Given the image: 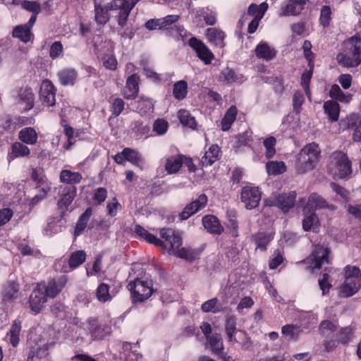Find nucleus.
I'll return each instance as SVG.
<instances>
[{
    "instance_id": "nucleus-1",
    "label": "nucleus",
    "mask_w": 361,
    "mask_h": 361,
    "mask_svg": "<svg viewBox=\"0 0 361 361\" xmlns=\"http://www.w3.org/2000/svg\"><path fill=\"white\" fill-rule=\"evenodd\" d=\"M344 53L336 56L338 63L345 68H355L361 63V37L354 35L344 42Z\"/></svg>"
},
{
    "instance_id": "nucleus-2",
    "label": "nucleus",
    "mask_w": 361,
    "mask_h": 361,
    "mask_svg": "<svg viewBox=\"0 0 361 361\" xmlns=\"http://www.w3.org/2000/svg\"><path fill=\"white\" fill-rule=\"evenodd\" d=\"M122 0H112L106 5H101L94 2V20L98 25H104L109 20L111 11H118L117 22L120 28H123L126 24L128 18L121 20V15L122 13V6H123Z\"/></svg>"
},
{
    "instance_id": "nucleus-3",
    "label": "nucleus",
    "mask_w": 361,
    "mask_h": 361,
    "mask_svg": "<svg viewBox=\"0 0 361 361\" xmlns=\"http://www.w3.org/2000/svg\"><path fill=\"white\" fill-rule=\"evenodd\" d=\"M320 153L319 145L315 142L303 147L298 155L297 171L305 173L314 169L319 160Z\"/></svg>"
},
{
    "instance_id": "nucleus-4",
    "label": "nucleus",
    "mask_w": 361,
    "mask_h": 361,
    "mask_svg": "<svg viewBox=\"0 0 361 361\" xmlns=\"http://www.w3.org/2000/svg\"><path fill=\"white\" fill-rule=\"evenodd\" d=\"M361 287V272L358 267L348 265L345 268V280L340 286V293L344 297L355 294Z\"/></svg>"
},
{
    "instance_id": "nucleus-5",
    "label": "nucleus",
    "mask_w": 361,
    "mask_h": 361,
    "mask_svg": "<svg viewBox=\"0 0 361 361\" xmlns=\"http://www.w3.org/2000/svg\"><path fill=\"white\" fill-rule=\"evenodd\" d=\"M331 158L329 171L335 178H345L351 174V161L346 154L342 152H335Z\"/></svg>"
},
{
    "instance_id": "nucleus-6",
    "label": "nucleus",
    "mask_w": 361,
    "mask_h": 361,
    "mask_svg": "<svg viewBox=\"0 0 361 361\" xmlns=\"http://www.w3.org/2000/svg\"><path fill=\"white\" fill-rule=\"evenodd\" d=\"M127 287L130 291L133 300L136 302H142L147 300L153 291L150 281H142L139 279L130 281Z\"/></svg>"
},
{
    "instance_id": "nucleus-7",
    "label": "nucleus",
    "mask_w": 361,
    "mask_h": 361,
    "mask_svg": "<svg viewBox=\"0 0 361 361\" xmlns=\"http://www.w3.org/2000/svg\"><path fill=\"white\" fill-rule=\"evenodd\" d=\"M159 234L162 239V245L157 246L167 250L170 254L182 245V237L178 231L163 228L160 230Z\"/></svg>"
},
{
    "instance_id": "nucleus-8",
    "label": "nucleus",
    "mask_w": 361,
    "mask_h": 361,
    "mask_svg": "<svg viewBox=\"0 0 361 361\" xmlns=\"http://www.w3.org/2000/svg\"><path fill=\"white\" fill-rule=\"evenodd\" d=\"M189 46L195 51L197 56L205 65H209L214 59V55L207 46L201 40L192 37L189 39Z\"/></svg>"
},
{
    "instance_id": "nucleus-9",
    "label": "nucleus",
    "mask_w": 361,
    "mask_h": 361,
    "mask_svg": "<svg viewBox=\"0 0 361 361\" xmlns=\"http://www.w3.org/2000/svg\"><path fill=\"white\" fill-rule=\"evenodd\" d=\"M329 250L323 245H316L311 255L306 259L305 262L309 264L311 269H319L324 263H328V255Z\"/></svg>"
},
{
    "instance_id": "nucleus-10",
    "label": "nucleus",
    "mask_w": 361,
    "mask_h": 361,
    "mask_svg": "<svg viewBox=\"0 0 361 361\" xmlns=\"http://www.w3.org/2000/svg\"><path fill=\"white\" fill-rule=\"evenodd\" d=\"M180 17L178 15H169L164 18H159L161 23V27L162 29L168 30L171 28V35L175 37L177 40H183L184 36L186 35V31L182 26H176L174 27H171L173 23H175L179 20Z\"/></svg>"
},
{
    "instance_id": "nucleus-11",
    "label": "nucleus",
    "mask_w": 361,
    "mask_h": 361,
    "mask_svg": "<svg viewBox=\"0 0 361 361\" xmlns=\"http://www.w3.org/2000/svg\"><path fill=\"white\" fill-rule=\"evenodd\" d=\"M217 21V12L209 7H203L196 11L194 22L200 26L214 25Z\"/></svg>"
},
{
    "instance_id": "nucleus-12",
    "label": "nucleus",
    "mask_w": 361,
    "mask_h": 361,
    "mask_svg": "<svg viewBox=\"0 0 361 361\" xmlns=\"http://www.w3.org/2000/svg\"><path fill=\"white\" fill-rule=\"evenodd\" d=\"M261 200V194L257 188L246 186L242 189L241 200L247 209L255 208Z\"/></svg>"
},
{
    "instance_id": "nucleus-13",
    "label": "nucleus",
    "mask_w": 361,
    "mask_h": 361,
    "mask_svg": "<svg viewBox=\"0 0 361 361\" xmlns=\"http://www.w3.org/2000/svg\"><path fill=\"white\" fill-rule=\"evenodd\" d=\"M44 290L39 283L30 296V307L34 314L40 312L44 304L47 302L48 299Z\"/></svg>"
},
{
    "instance_id": "nucleus-14",
    "label": "nucleus",
    "mask_w": 361,
    "mask_h": 361,
    "mask_svg": "<svg viewBox=\"0 0 361 361\" xmlns=\"http://www.w3.org/2000/svg\"><path fill=\"white\" fill-rule=\"evenodd\" d=\"M39 99L47 106H53L56 103V89L49 80L42 82L39 90Z\"/></svg>"
},
{
    "instance_id": "nucleus-15",
    "label": "nucleus",
    "mask_w": 361,
    "mask_h": 361,
    "mask_svg": "<svg viewBox=\"0 0 361 361\" xmlns=\"http://www.w3.org/2000/svg\"><path fill=\"white\" fill-rule=\"evenodd\" d=\"M66 283L67 279L63 276L56 280L50 281L47 284L39 283V285L44 290V293L48 299L56 297L62 290Z\"/></svg>"
},
{
    "instance_id": "nucleus-16",
    "label": "nucleus",
    "mask_w": 361,
    "mask_h": 361,
    "mask_svg": "<svg viewBox=\"0 0 361 361\" xmlns=\"http://www.w3.org/2000/svg\"><path fill=\"white\" fill-rule=\"evenodd\" d=\"M207 203V197L204 194H201L195 200L185 206L184 210L180 214V219H188L190 216L203 209Z\"/></svg>"
},
{
    "instance_id": "nucleus-17",
    "label": "nucleus",
    "mask_w": 361,
    "mask_h": 361,
    "mask_svg": "<svg viewBox=\"0 0 361 361\" xmlns=\"http://www.w3.org/2000/svg\"><path fill=\"white\" fill-rule=\"evenodd\" d=\"M328 208L330 210H334V206L329 205L320 195L313 193L308 197V201L303 208V212H314L317 209Z\"/></svg>"
},
{
    "instance_id": "nucleus-18",
    "label": "nucleus",
    "mask_w": 361,
    "mask_h": 361,
    "mask_svg": "<svg viewBox=\"0 0 361 361\" xmlns=\"http://www.w3.org/2000/svg\"><path fill=\"white\" fill-rule=\"evenodd\" d=\"M35 94L30 87L21 88L18 95V104L24 111L30 110L34 106Z\"/></svg>"
},
{
    "instance_id": "nucleus-19",
    "label": "nucleus",
    "mask_w": 361,
    "mask_h": 361,
    "mask_svg": "<svg viewBox=\"0 0 361 361\" xmlns=\"http://www.w3.org/2000/svg\"><path fill=\"white\" fill-rule=\"evenodd\" d=\"M256 56L266 61L274 59L277 54V51L265 42H260L255 49Z\"/></svg>"
},
{
    "instance_id": "nucleus-20",
    "label": "nucleus",
    "mask_w": 361,
    "mask_h": 361,
    "mask_svg": "<svg viewBox=\"0 0 361 361\" xmlns=\"http://www.w3.org/2000/svg\"><path fill=\"white\" fill-rule=\"evenodd\" d=\"M306 0H288L279 13L280 16H296L304 8Z\"/></svg>"
},
{
    "instance_id": "nucleus-21",
    "label": "nucleus",
    "mask_w": 361,
    "mask_h": 361,
    "mask_svg": "<svg viewBox=\"0 0 361 361\" xmlns=\"http://www.w3.org/2000/svg\"><path fill=\"white\" fill-rule=\"evenodd\" d=\"M89 331L94 339L102 340L110 335L111 328L109 325H97L95 319L89 320Z\"/></svg>"
},
{
    "instance_id": "nucleus-22",
    "label": "nucleus",
    "mask_w": 361,
    "mask_h": 361,
    "mask_svg": "<svg viewBox=\"0 0 361 361\" xmlns=\"http://www.w3.org/2000/svg\"><path fill=\"white\" fill-rule=\"evenodd\" d=\"M77 194V188L75 186H65L59 190V207L67 208L73 202Z\"/></svg>"
},
{
    "instance_id": "nucleus-23",
    "label": "nucleus",
    "mask_w": 361,
    "mask_h": 361,
    "mask_svg": "<svg viewBox=\"0 0 361 361\" xmlns=\"http://www.w3.org/2000/svg\"><path fill=\"white\" fill-rule=\"evenodd\" d=\"M139 91V77L136 74L129 76L123 90V96L127 99H135Z\"/></svg>"
},
{
    "instance_id": "nucleus-24",
    "label": "nucleus",
    "mask_w": 361,
    "mask_h": 361,
    "mask_svg": "<svg viewBox=\"0 0 361 361\" xmlns=\"http://www.w3.org/2000/svg\"><path fill=\"white\" fill-rule=\"evenodd\" d=\"M205 35L208 42L214 46L221 48L224 47L226 35L222 30L216 27L207 28Z\"/></svg>"
},
{
    "instance_id": "nucleus-25",
    "label": "nucleus",
    "mask_w": 361,
    "mask_h": 361,
    "mask_svg": "<svg viewBox=\"0 0 361 361\" xmlns=\"http://www.w3.org/2000/svg\"><path fill=\"white\" fill-rule=\"evenodd\" d=\"M295 198L296 193L295 192L282 194L276 197L275 204L286 212L294 206Z\"/></svg>"
},
{
    "instance_id": "nucleus-26",
    "label": "nucleus",
    "mask_w": 361,
    "mask_h": 361,
    "mask_svg": "<svg viewBox=\"0 0 361 361\" xmlns=\"http://www.w3.org/2000/svg\"><path fill=\"white\" fill-rule=\"evenodd\" d=\"M202 224L205 229L209 233L220 234L224 228L219 223V219L213 215H207L202 219Z\"/></svg>"
},
{
    "instance_id": "nucleus-27",
    "label": "nucleus",
    "mask_w": 361,
    "mask_h": 361,
    "mask_svg": "<svg viewBox=\"0 0 361 361\" xmlns=\"http://www.w3.org/2000/svg\"><path fill=\"white\" fill-rule=\"evenodd\" d=\"M220 149L217 145H212L204 155L202 157L201 163L203 166H209L213 164L219 157Z\"/></svg>"
},
{
    "instance_id": "nucleus-28",
    "label": "nucleus",
    "mask_w": 361,
    "mask_h": 361,
    "mask_svg": "<svg viewBox=\"0 0 361 361\" xmlns=\"http://www.w3.org/2000/svg\"><path fill=\"white\" fill-rule=\"evenodd\" d=\"M59 179L61 183L73 185L80 183L82 176L79 172H73L71 170L63 169L60 172Z\"/></svg>"
},
{
    "instance_id": "nucleus-29",
    "label": "nucleus",
    "mask_w": 361,
    "mask_h": 361,
    "mask_svg": "<svg viewBox=\"0 0 361 361\" xmlns=\"http://www.w3.org/2000/svg\"><path fill=\"white\" fill-rule=\"evenodd\" d=\"M225 332L228 341L232 343H238L235 338L236 330V317L233 315H229L226 317L225 324Z\"/></svg>"
},
{
    "instance_id": "nucleus-30",
    "label": "nucleus",
    "mask_w": 361,
    "mask_h": 361,
    "mask_svg": "<svg viewBox=\"0 0 361 361\" xmlns=\"http://www.w3.org/2000/svg\"><path fill=\"white\" fill-rule=\"evenodd\" d=\"M20 140L27 145H35L37 141V133L31 127H26L20 130L18 133Z\"/></svg>"
},
{
    "instance_id": "nucleus-31",
    "label": "nucleus",
    "mask_w": 361,
    "mask_h": 361,
    "mask_svg": "<svg viewBox=\"0 0 361 361\" xmlns=\"http://www.w3.org/2000/svg\"><path fill=\"white\" fill-rule=\"evenodd\" d=\"M305 218L302 221V227L305 231H316L319 226V221L317 216L314 212H303Z\"/></svg>"
},
{
    "instance_id": "nucleus-32",
    "label": "nucleus",
    "mask_w": 361,
    "mask_h": 361,
    "mask_svg": "<svg viewBox=\"0 0 361 361\" xmlns=\"http://www.w3.org/2000/svg\"><path fill=\"white\" fill-rule=\"evenodd\" d=\"M61 83L63 85H72L75 83L78 74L73 68H65L58 73Z\"/></svg>"
},
{
    "instance_id": "nucleus-33",
    "label": "nucleus",
    "mask_w": 361,
    "mask_h": 361,
    "mask_svg": "<svg viewBox=\"0 0 361 361\" xmlns=\"http://www.w3.org/2000/svg\"><path fill=\"white\" fill-rule=\"evenodd\" d=\"M12 35L25 43L30 42L33 36L29 27L23 25L16 26L13 29Z\"/></svg>"
},
{
    "instance_id": "nucleus-34",
    "label": "nucleus",
    "mask_w": 361,
    "mask_h": 361,
    "mask_svg": "<svg viewBox=\"0 0 361 361\" xmlns=\"http://www.w3.org/2000/svg\"><path fill=\"white\" fill-rule=\"evenodd\" d=\"M273 238L274 234L271 231L258 232L255 237V243L257 244V248L260 249L262 251H264L267 248V245L269 242L272 240Z\"/></svg>"
},
{
    "instance_id": "nucleus-35",
    "label": "nucleus",
    "mask_w": 361,
    "mask_h": 361,
    "mask_svg": "<svg viewBox=\"0 0 361 361\" xmlns=\"http://www.w3.org/2000/svg\"><path fill=\"white\" fill-rule=\"evenodd\" d=\"M237 108L235 106H231L226 111L221 122V129L224 131L228 130L233 122L235 121L237 116Z\"/></svg>"
},
{
    "instance_id": "nucleus-36",
    "label": "nucleus",
    "mask_w": 361,
    "mask_h": 361,
    "mask_svg": "<svg viewBox=\"0 0 361 361\" xmlns=\"http://www.w3.org/2000/svg\"><path fill=\"white\" fill-rule=\"evenodd\" d=\"M324 109L331 121H336L339 117V104L337 102L329 100L324 102Z\"/></svg>"
},
{
    "instance_id": "nucleus-37",
    "label": "nucleus",
    "mask_w": 361,
    "mask_h": 361,
    "mask_svg": "<svg viewBox=\"0 0 361 361\" xmlns=\"http://www.w3.org/2000/svg\"><path fill=\"white\" fill-rule=\"evenodd\" d=\"M183 165L182 156L170 157L166 160L165 169L168 173L171 174L177 172Z\"/></svg>"
},
{
    "instance_id": "nucleus-38",
    "label": "nucleus",
    "mask_w": 361,
    "mask_h": 361,
    "mask_svg": "<svg viewBox=\"0 0 361 361\" xmlns=\"http://www.w3.org/2000/svg\"><path fill=\"white\" fill-rule=\"evenodd\" d=\"M329 96L337 101L343 103H348L352 99V96L350 94H345L340 87L335 84L333 85L329 91Z\"/></svg>"
},
{
    "instance_id": "nucleus-39",
    "label": "nucleus",
    "mask_w": 361,
    "mask_h": 361,
    "mask_svg": "<svg viewBox=\"0 0 361 361\" xmlns=\"http://www.w3.org/2000/svg\"><path fill=\"white\" fill-rule=\"evenodd\" d=\"M92 208L89 207L80 216L76 224V226L75 228V236L80 235L82 233V232L85 230V228L87 226V224L89 221L90 216H92Z\"/></svg>"
},
{
    "instance_id": "nucleus-40",
    "label": "nucleus",
    "mask_w": 361,
    "mask_h": 361,
    "mask_svg": "<svg viewBox=\"0 0 361 361\" xmlns=\"http://www.w3.org/2000/svg\"><path fill=\"white\" fill-rule=\"evenodd\" d=\"M135 232L141 238H144L149 243L154 245H162L161 240L157 238L155 235L149 233L145 228L140 225H136L135 227Z\"/></svg>"
},
{
    "instance_id": "nucleus-41",
    "label": "nucleus",
    "mask_w": 361,
    "mask_h": 361,
    "mask_svg": "<svg viewBox=\"0 0 361 361\" xmlns=\"http://www.w3.org/2000/svg\"><path fill=\"white\" fill-rule=\"evenodd\" d=\"M266 169L269 176H276L285 172L286 166L283 161H271L267 163Z\"/></svg>"
},
{
    "instance_id": "nucleus-42",
    "label": "nucleus",
    "mask_w": 361,
    "mask_h": 361,
    "mask_svg": "<svg viewBox=\"0 0 361 361\" xmlns=\"http://www.w3.org/2000/svg\"><path fill=\"white\" fill-rule=\"evenodd\" d=\"M171 254L188 261H192L198 256V252L190 247L176 248Z\"/></svg>"
},
{
    "instance_id": "nucleus-43",
    "label": "nucleus",
    "mask_w": 361,
    "mask_h": 361,
    "mask_svg": "<svg viewBox=\"0 0 361 361\" xmlns=\"http://www.w3.org/2000/svg\"><path fill=\"white\" fill-rule=\"evenodd\" d=\"M301 333V328L296 325L287 324L281 329V334L291 340H297Z\"/></svg>"
},
{
    "instance_id": "nucleus-44",
    "label": "nucleus",
    "mask_w": 361,
    "mask_h": 361,
    "mask_svg": "<svg viewBox=\"0 0 361 361\" xmlns=\"http://www.w3.org/2000/svg\"><path fill=\"white\" fill-rule=\"evenodd\" d=\"M21 329L20 322L14 321L7 337L13 347H16L19 343V334Z\"/></svg>"
},
{
    "instance_id": "nucleus-45",
    "label": "nucleus",
    "mask_w": 361,
    "mask_h": 361,
    "mask_svg": "<svg viewBox=\"0 0 361 361\" xmlns=\"http://www.w3.org/2000/svg\"><path fill=\"white\" fill-rule=\"evenodd\" d=\"M86 259V254L83 250H78L73 252L68 260V264L71 268L75 269L81 265Z\"/></svg>"
},
{
    "instance_id": "nucleus-46",
    "label": "nucleus",
    "mask_w": 361,
    "mask_h": 361,
    "mask_svg": "<svg viewBox=\"0 0 361 361\" xmlns=\"http://www.w3.org/2000/svg\"><path fill=\"white\" fill-rule=\"evenodd\" d=\"M137 109L142 115L149 114L153 111L154 103L151 99L142 97L138 101Z\"/></svg>"
},
{
    "instance_id": "nucleus-47",
    "label": "nucleus",
    "mask_w": 361,
    "mask_h": 361,
    "mask_svg": "<svg viewBox=\"0 0 361 361\" xmlns=\"http://www.w3.org/2000/svg\"><path fill=\"white\" fill-rule=\"evenodd\" d=\"M30 153V149L21 142H16L11 146V154L15 158L27 157Z\"/></svg>"
},
{
    "instance_id": "nucleus-48",
    "label": "nucleus",
    "mask_w": 361,
    "mask_h": 361,
    "mask_svg": "<svg viewBox=\"0 0 361 361\" xmlns=\"http://www.w3.org/2000/svg\"><path fill=\"white\" fill-rule=\"evenodd\" d=\"M178 116L181 124L191 128H195L196 126V121L194 117L190 114L184 109H181L178 113Z\"/></svg>"
},
{
    "instance_id": "nucleus-49",
    "label": "nucleus",
    "mask_w": 361,
    "mask_h": 361,
    "mask_svg": "<svg viewBox=\"0 0 361 361\" xmlns=\"http://www.w3.org/2000/svg\"><path fill=\"white\" fill-rule=\"evenodd\" d=\"M188 85L184 80H180L175 83L173 87V96L177 99H183L187 94Z\"/></svg>"
},
{
    "instance_id": "nucleus-50",
    "label": "nucleus",
    "mask_w": 361,
    "mask_h": 361,
    "mask_svg": "<svg viewBox=\"0 0 361 361\" xmlns=\"http://www.w3.org/2000/svg\"><path fill=\"white\" fill-rule=\"evenodd\" d=\"M212 351L219 355L223 349L224 345L220 335H212L208 338Z\"/></svg>"
},
{
    "instance_id": "nucleus-51",
    "label": "nucleus",
    "mask_w": 361,
    "mask_h": 361,
    "mask_svg": "<svg viewBox=\"0 0 361 361\" xmlns=\"http://www.w3.org/2000/svg\"><path fill=\"white\" fill-rule=\"evenodd\" d=\"M126 160L131 162L134 165L140 166L142 164V159L140 154L134 149L125 148Z\"/></svg>"
},
{
    "instance_id": "nucleus-52",
    "label": "nucleus",
    "mask_w": 361,
    "mask_h": 361,
    "mask_svg": "<svg viewBox=\"0 0 361 361\" xmlns=\"http://www.w3.org/2000/svg\"><path fill=\"white\" fill-rule=\"evenodd\" d=\"M97 298L102 302L111 300L109 286L106 283H101L97 289Z\"/></svg>"
},
{
    "instance_id": "nucleus-53",
    "label": "nucleus",
    "mask_w": 361,
    "mask_h": 361,
    "mask_svg": "<svg viewBox=\"0 0 361 361\" xmlns=\"http://www.w3.org/2000/svg\"><path fill=\"white\" fill-rule=\"evenodd\" d=\"M169 128L168 122L163 118H157L153 124V131L157 135H164L166 134Z\"/></svg>"
},
{
    "instance_id": "nucleus-54",
    "label": "nucleus",
    "mask_w": 361,
    "mask_h": 361,
    "mask_svg": "<svg viewBox=\"0 0 361 361\" xmlns=\"http://www.w3.org/2000/svg\"><path fill=\"white\" fill-rule=\"evenodd\" d=\"M121 209L122 206L116 197H113L109 200L106 204L108 214L111 217L116 216L118 212L121 210Z\"/></svg>"
},
{
    "instance_id": "nucleus-55",
    "label": "nucleus",
    "mask_w": 361,
    "mask_h": 361,
    "mask_svg": "<svg viewBox=\"0 0 361 361\" xmlns=\"http://www.w3.org/2000/svg\"><path fill=\"white\" fill-rule=\"evenodd\" d=\"M201 309L204 312H219L220 311V309L218 306V299L216 298H214L212 299L207 300L206 302L202 303Z\"/></svg>"
},
{
    "instance_id": "nucleus-56",
    "label": "nucleus",
    "mask_w": 361,
    "mask_h": 361,
    "mask_svg": "<svg viewBox=\"0 0 361 361\" xmlns=\"http://www.w3.org/2000/svg\"><path fill=\"white\" fill-rule=\"evenodd\" d=\"M221 76L227 82H239L241 81V76L229 68H226L221 72Z\"/></svg>"
},
{
    "instance_id": "nucleus-57",
    "label": "nucleus",
    "mask_w": 361,
    "mask_h": 361,
    "mask_svg": "<svg viewBox=\"0 0 361 361\" xmlns=\"http://www.w3.org/2000/svg\"><path fill=\"white\" fill-rule=\"evenodd\" d=\"M276 140L274 137H269L266 138L263 143L264 146L266 148V152L265 155L267 159H270L274 157V155L276 153L275 150V145H276Z\"/></svg>"
},
{
    "instance_id": "nucleus-58",
    "label": "nucleus",
    "mask_w": 361,
    "mask_h": 361,
    "mask_svg": "<svg viewBox=\"0 0 361 361\" xmlns=\"http://www.w3.org/2000/svg\"><path fill=\"white\" fill-rule=\"evenodd\" d=\"M259 12V11L258 5L255 4H251L248 7L247 13L242 16L238 23L240 24L241 25H243L244 23H245L247 21L250 20V17H252V18L254 17H256Z\"/></svg>"
},
{
    "instance_id": "nucleus-59",
    "label": "nucleus",
    "mask_w": 361,
    "mask_h": 361,
    "mask_svg": "<svg viewBox=\"0 0 361 361\" xmlns=\"http://www.w3.org/2000/svg\"><path fill=\"white\" fill-rule=\"evenodd\" d=\"M18 291V284L15 281L8 283L4 290V298L11 299L16 298Z\"/></svg>"
},
{
    "instance_id": "nucleus-60",
    "label": "nucleus",
    "mask_w": 361,
    "mask_h": 361,
    "mask_svg": "<svg viewBox=\"0 0 361 361\" xmlns=\"http://www.w3.org/2000/svg\"><path fill=\"white\" fill-rule=\"evenodd\" d=\"M107 194L106 188L102 187L97 188L92 197L94 203L97 205L102 204L106 200Z\"/></svg>"
},
{
    "instance_id": "nucleus-61",
    "label": "nucleus",
    "mask_w": 361,
    "mask_h": 361,
    "mask_svg": "<svg viewBox=\"0 0 361 361\" xmlns=\"http://www.w3.org/2000/svg\"><path fill=\"white\" fill-rule=\"evenodd\" d=\"M312 71H305L302 73L301 77V85L302 86L304 91L309 98V99H311L310 97V82L312 78Z\"/></svg>"
},
{
    "instance_id": "nucleus-62",
    "label": "nucleus",
    "mask_w": 361,
    "mask_h": 361,
    "mask_svg": "<svg viewBox=\"0 0 361 361\" xmlns=\"http://www.w3.org/2000/svg\"><path fill=\"white\" fill-rule=\"evenodd\" d=\"M336 329V326L332 322L324 320L319 325V331L323 335H329Z\"/></svg>"
},
{
    "instance_id": "nucleus-63",
    "label": "nucleus",
    "mask_w": 361,
    "mask_h": 361,
    "mask_svg": "<svg viewBox=\"0 0 361 361\" xmlns=\"http://www.w3.org/2000/svg\"><path fill=\"white\" fill-rule=\"evenodd\" d=\"M331 11L329 6H324L322 7L320 13V23L325 27L329 25L331 20Z\"/></svg>"
},
{
    "instance_id": "nucleus-64",
    "label": "nucleus",
    "mask_w": 361,
    "mask_h": 361,
    "mask_svg": "<svg viewBox=\"0 0 361 361\" xmlns=\"http://www.w3.org/2000/svg\"><path fill=\"white\" fill-rule=\"evenodd\" d=\"M31 178L39 185H44L46 183H49L43 172L39 170L33 169Z\"/></svg>"
}]
</instances>
